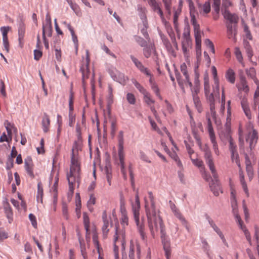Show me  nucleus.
Here are the masks:
<instances>
[{
	"label": "nucleus",
	"instance_id": "f257e3e1",
	"mask_svg": "<svg viewBox=\"0 0 259 259\" xmlns=\"http://www.w3.org/2000/svg\"><path fill=\"white\" fill-rule=\"evenodd\" d=\"M146 215L148 220V228L151 236L155 238L159 229L160 232V238L166 259H170L171 256L170 243L166 235L165 228L163 222L156 211H149L148 210Z\"/></svg>",
	"mask_w": 259,
	"mask_h": 259
},
{
	"label": "nucleus",
	"instance_id": "f03ea898",
	"mask_svg": "<svg viewBox=\"0 0 259 259\" xmlns=\"http://www.w3.org/2000/svg\"><path fill=\"white\" fill-rule=\"evenodd\" d=\"M80 162L77 154L72 150L70 170L67 174V179L69 184V191L73 193L75 184L79 186L80 180Z\"/></svg>",
	"mask_w": 259,
	"mask_h": 259
},
{
	"label": "nucleus",
	"instance_id": "7ed1b4c3",
	"mask_svg": "<svg viewBox=\"0 0 259 259\" xmlns=\"http://www.w3.org/2000/svg\"><path fill=\"white\" fill-rule=\"evenodd\" d=\"M229 150L231 153V159L233 162H235L239 167V177L240 184L242 188L244 191L247 197H249V193L247 188V184L245 181L243 172L241 168V164L239 158V155L237 151V146L232 138H230L229 140Z\"/></svg>",
	"mask_w": 259,
	"mask_h": 259
},
{
	"label": "nucleus",
	"instance_id": "20e7f679",
	"mask_svg": "<svg viewBox=\"0 0 259 259\" xmlns=\"http://www.w3.org/2000/svg\"><path fill=\"white\" fill-rule=\"evenodd\" d=\"M224 18L226 20L227 35L229 38H233L236 41V36L237 32V24L239 21L238 16L235 13H231L227 11L222 13Z\"/></svg>",
	"mask_w": 259,
	"mask_h": 259
},
{
	"label": "nucleus",
	"instance_id": "39448f33",
	"mask_svg": "<svg viewBox=\"0 0 259 259\" xmlns=\"http://www.w3.org/2000/svg\"><path fill=\"white\" fill-rule=\"evenodd\" d=\"M140 202L138 194L135 196V202L132 203V210L134 214V220L136 222L138 231L139 233L141 238L144 241L147 238L145 232V225L144 219H140Z\"/></svg>",
	"mask_w": 259,
	"mask_h": 259
},
{
	"label": "nucleus",
	"instance_id": "423d86ee",
	"mask_svg": "<svg viewBox=\"0 0 259 259\" xmlns=\"http://www.w3.org/2000/svg\"><path fill=\"white\" fill-rule=\"evenodd\" d=\"M231 201L233 209V212L236 219V221L239 225L240 228L244 232L247 240L248 241L249 244H251V236L250 233L248 230L246 229V227L243 226V223L238 213L237 200L235 198V191L233 190H232L231 193Z\"/></svg>",
	"mask_w": 259,
	"mask_h": 259
},
{
	"label": "nucleus",
	"instance_id": "0eeeda50",
	"mask_svg": "<svg viewBox=\"0 0 259 259\" xmlns=\"http://www.w3.org/2000/svg\"><path fill=\"white\" fill-rule=\"evenodd\" d=\"M114 253L115 259H119V247H121L122 253L123 254L125 249V235L122 231H119L116 228V231L113 237Z\"/></svg>",
	"mask_w": 259,
	"mask_h": 259
},
{
	"label": "nucleus",
	"instance_id": "6e6552de",
	"mask_svg": "<svg viewBox=\"0 0 259 259\" xmlns=\"http://www.w3.org/2000/svg\"><path fill=\"white\" fill-rule=\"evenodd\" d=\"M192 24L194 28L196 42V54L197 59V64H198L200 61V57L201 55V32L200 29L199 25L197 23L194 17L192 18Z\"/></svg>",
	"mask_w": 259,
	"mask_h": 259
},
{
	"label": "nucleus",
	"instance_id": "1a4fd4ad",
	"mask_svg": "<svg viewBox=\"0 0 259 259\" xmlns=\"http://www.w3.org/2000/svg\"><path fill=\"white\" fill-rule=\"evenodd\" d=\"M118 155L119 159V163L121 167V171L125 180L127 179L126 174L124 169V152L123 150L124 138L123 132L120 131L118 135Z\"/></svg>",
	"mask_w": 259,
	"mask_h": 259
},
{
	"label": "nucleus",
	"instance_id": "9d476101",
	"mask_svg": "<svg viewBox=\"0 0 259 259\" xmlns=\"http://www.w3.org/2000/svg\"><path fill=\"white\" fill-rule=\"evenodd\" d=\"M200 148L204 152V158L205 162L208 166L212 176L214 179H217L218 178L217 171L215 168L211 152L208 145L205 144L204 146H202L201 144V147H200Z\"/></svg>",
	"mask_w": 259,
	"mask_h": 259
},
{
	"label": "nucleus",
	"instance_id": "9b49d317",
	"mask_svg": "<svg viewBox=\"0 0 259 259\" xmlns=\"http://www.w3.org/2000/svg\"><path fill=\"white\" fill-rule=\"evenodd\" d=\"M207 130L209 133V135L210 137V141L211 143L212 144L213 149L214 150V153L216 155H219L220 154L218 146L215 140V137L214 132L213 131V129L212 127V125L211 124L210 118L209 116V114L207 115Z\"/></svg>",
	"mask_w": 259,
	"mask_h": 259
},
{
	"label": "nucleus",
	"instance_id": "f8f14e48",
	"mask_svg": "<svg viewBox=\"0 0 259 259\" xmlns=\"http://www.w3.org/2000/svg\"><path fill=\"white\" fill-rule=\"evenodd\" d=\"M187 68V65H186V64L185 63H183L181 65V71L185 77V80H182L180 78V75L176 74V77H177V79L178 82V83L180 85V86L182 88H183V86H184V84H186V83H188V84L189 85V86L190 88H192V86H193L192 83L190 80V78H189V75L188 74Z\"/></svg>",
	"mask_w": 259,
	"mask_h": 259
},
{
	"label": "nucleus",
	"instance_id": "ddd939ff",
	"mask_svg": "<svg viewBox=\"0 0 259 259\" xmlns=\"http://www.w3.org/2000/svg\"><path fill=\"white\" fill-rule=\"evenodd\" d=\"M257 132L256 130L252 128V131L248 133L246 138V142L249 144L250 149H252L255 147L257 143Z\"/></svg>",
	"mask_w": 259,
	"mask_h": 259
},
{
	"label": "nucleus",
	"instance_id": "4468645a",
	"mask_svg": "<svg viewBox=\"0 0 259 259\" xmlns=\"http://www.w3.org/2000/svg\"><path fill=\"white\" fill-rule=\"evenodd\" d=\"M85 53L86 56L84 64L80 68L82 74V78L83 80L89 77V65L90 63V53L88 50H86Z\"/></svg>",
	"mask_w": 259,
	"mask_h": 259
},
{
	"label": "nucleus",
	"instance_id": "2eb2a0df",
	"mask_svg": "<svg viewBox=\"0 0 259 259\" xmlns=\"http://www.w3.org/2000/svg\"><path fill=\"white\" fill-rule=\"evenodd\" d=\"M143 95L144 102L147 104V106L150 107L151 112L153 113L154 115L156 116L157 114V111L155 107L153 105H152L155 103V100L152 98L151 95L148 92H146Z\"/></svg>",
	"mask_w": 259,
	"mask_h": 259
},
{
	"label": "nucleus",
	"instance_id": "dca6fc26",
	"mask_svg": "<svg viewBox=\"0 0 259 259\" xmlns=\"http://www.w3.org/2000/svg\"><path fill=\"white\" fill-rule=\"evenodd\" d=\"M83 224L85 230L86 231V240L87 242H90V234L91 233L94 234V232L96 230L95 228H93L92 230L90 229V219L87 213H84L83 215ZM97 233V232H96Z\"/></svg>",
	"mask_w": 259,
	"mask_h": 259
},
{
	"label": "nucleus",
	"instance_id": "f3484780",
	"mask_svg": "<svg viewBox=\"0 0 259 259\" xmlns=\"http://www.w3.org/2000/svg\"><path fill=\"white\" fill-rule=\"evenodd\" d=\"M212 74L214 80L213 92L215 96H219L220 84L219 79L217 75V70L214 66L211 67Z\"/></svg>",
	"mask_w": 259,
	"mask_h": 259
},
{
	"label": "nucleus",
	"instance_id": "a211bd4d",
	"mask_svg": "<svg viewBox=\"0 0 259 259\" xmlns=\"http://www.w3.org/2000/svg\"><path fill=\"white\" fill-rule=\"evenodd\" d=\"M131 58L135 66L141 72L144 73L147 76H151V73L148 69L145 67L141 61L132 55L131 56Z\"/></svg>",
	"mask_w": 259,
	"mask_h": 259
},
{
	"label": "nucleus",
	"instance_id": "6ab92c4d",
	"mask_svg": "<svg viewBox=\"0 0 259 259\" xmlns=\"http://www.w3.org/2000/svg\"><path fill=\"white\" fill-rule=\"evenodd\" d=\"M136 252L138 257H139L140 253V246L135 243L133 240L130 242L129 257L130 259H135V252Z\"/></svg>",
	"mask_w": 259,
	"mask_h": 259
},
{
	"label": "nucleus",
	"instance_id": "aec40b11",
	"mask_svg": "<svg viewBox=\"0 0 259 259\" xmlns=\"http://www.w3.org/2000/svg\"><path fill=\"white\" fill-rule=\"evenodd\" d=\"M236 87L239 91H243L247 93L249 91V88L247 85L246 78L243 75H241L239 78V82L236 84Z\"/></svg>",
	"mask_w": 259,
	"mask_h": 259
},
{
	"label": "nucleus",
	"instance_id": "412c9836",
	"mask_svg": "<svg viewBox=\"0 0 259 259\" xmlns=\"http://www.w3.org/2000/svg\"><path fill=\"white\" fill-rule=\"evenodd\" d=\"M93 242L94 245L97 250V252L99 254L98 259H104L103 256V250L98 240L97 233H96L95 231L94 232Z\"/></svg>",
	"mask_w": 259,
	"mask_h": 259
},
{
	"label": "nucleus",
	"instance_id": "4be33fe9",
	"mask_svg": "<svg viewBox=\"0 0 259 259\" xmlns=\"http://www.w3.org/2000/svg\"><path fill=\"white\" fill-rule=\"evenodd\" d=\"M25 168L27 174L32 179L34 178L35 176L33 173V164L32 160L30 157H27L25 160Z\"/></svg>",
	"mask_w": 259,
	"mask_h": 259
},
{
	"label": "nucleus",
	"instance_id": "5701e85b",
	"mask_svg": "<svg viewBox=\"0 0 259 259\" xmlns=\"http://www.w3.org/2000/svg\"><path fill=\"white\" fill-rule=\"evenodd\" d=\"M149 198L150 200L149 204L146 200H145V211L147 212L148 210L149 211H156L155 209V204L154 201V196L151 192H148Z\"/></svg>",
	"mask_w": 259,
	"mask_h": 259
},
{
	"label": "nucleus",
	"instance_id": "b1692460",
	"mask_svg": "<svg viewBox=\"0 0 259 259\" xmlns=\"http://www.w3.org/2000/svg\"><path fill=\"white\" fill-rule=\"evenodd\" d=\"M25 33V27L23 23L19 24L18 28V40L19 46L22 48L24 46V38Z\"/></svg>",
	"mask_w": 259,
	"mask_h": 259
},
{
	"label": "nucleus",
	"instance_id": "393cba45",
	"mask_svg": "<svg viewBox=\"0 0 259 259\" xmlns=\"http://www.w3.org/2000/svg\"><path fill=\"white\" fill-rule=\"evenodd\" d=\"M207 103L209 104L210 114L212 118L214 120L216 118V112L215 109V99L214 97H209L208 99L206 100Z\"/></svg>",
	"mask_w": 259,
	"mask_h": 259
},
{
	"label": "nucleus",
	"instance_id": "a878e982",
	"mask_svg": "<svg viewBox=\"0 0 259 259\" xmlns=\"http://www.w3.org/2000/svg\"><path fill=\"white\" fill-rule=\"evenodd\" d=\"M50 123L51 120L49 116L45 113L41 121L42 128L44 133H46L49 131Z\"/></svg>",
	"mask_w": 259,
	"mask_h": 259
},
{
	"label": "nucleus",
	"instance_id": "bb28decb",
	"mask_svg": "<svg viewBox=\"0 0 259 259\" xmlns=\"http://www.w3.org/2000/svg\"><path fill=\"white\" fill-rule=\"evenodd\" d=\"M52 23H45L42 26V38H45L46 36L51 37L52 35Z\"/></svg>",
	"mask_w": 259,
	"mask_h": 259
},
{
	"label": "nucleus",
	"instance_id": "cd10ccee",
	"mask_svg": "<svg viewBox=\"0 0 259 259\" xmlns=\"http://www.w3.org/2000/svg\"><path fill=\"white\" fill-rule=\"evenodd\" d=\"M241 105L246 117L249 120L251 119L252 118V114L247 100L246 99H243L241 101Z\"/></svg>",
	"mask_w": 259,
	"mask_h": 259
},
{
	"label": "nucleus",
	"instance_id": "c85d7f7f",
	"mask_svg": "<svg viewBox=\"0 0 259 259\" xmlns=\"http://www.w3.org/2000/svg\"><path fill=\"white\" fill-rule=\"evenodd\" d=\"M221 0H212V8L215 12L213 15V19L217 20L219 18L220 12Z\"/></svg>",
	"mask_w": 259,
	"mask_h": 259
},
{
	"label": "nucleus",
	"instance_id": "c756f323",
	"mask_svg": "<svg viewBox=\"0 0 259 259\" xmlns=\"http://www.w3.org/2000/svg\"><path fill=\"white\" fill-rule=\"evenodd\" d=\"M68 4L77 16L80 17L82 15L81 10L79 6L76 3H73L71 0H67Z\"/></svg>",
	"mask_w": 259,
	"mask_h": 259
},
{
	"label": "nucleus",
	"instance_id": "7c9ffc66",
	"mask_svg": "<svg viewBox=\"0 0 259 259\" xmlns=\"http://www.w3.org/2000/svg\"><path fill=\"white\" fill-rule=\"evenodd\" d=\"M233 7V3L232 0H222V13L230 11L229 8Z\"/></svg>",
	"mask_w": 259,
	"mask_h": 259
},
{
	"label": "nucleus",
	"instance_id": "2f4dec72",
	"mask_svg": "<svg viewBox=\"0 0 259 259\" xmlns=\"http://www.w3.org/2000/svg\"><path fill=\"white\" fill-rule=\"evenodd\" d=\"M208 222L210 225L212 227L213 230L216 232V233L219 235L220 238L222 239L223 242H226V239L222 232L219 229V228L217 226V225L214 224L213 221L210 218H208Z\"/></svg>",
	"mask_w": 259,
	"mask_h": 259
},
{
	"label": "nucleus",
	"instance_id": "473e14b6",
	"mask_svg": "<svg viewBox=\"0 0 259 259\" xmlns=\"http://www.w3.org/2000/svg\"><path fill=\"white\" fill-rule=\"evenodd\" d=\"M63 24H64L66 26L68 30L70 31L72 36V40L74 43L76 48H77L78 46L77 37L76 35L75 34V32L73 29L71 27V25L70 24H68L66 22H64Z\"/></svg>",
	"mask_w": 259,
	"mask_h": 259
},
{
	"label": "nucleus",
	"instance_id": "72a5a7b5",
	"mask_svg": "<svg viewBox=\"0 0 259 259\" xmlns=\"http://www.w3.org/2000/svg\"><path fill=\"white\" fill-rule=\"evenodd\" d=\"M4 125L7 130L8 135L10 140L12 139V131H15L16 129L13 124H12L8 120H6L4 122Z\"/></svg>",
	"mask_w": 259,
	"mask_h": 259
},
{
	"label": "nucleus",
	"instance_id": "f704fd0d",
	"mask_svg": "<svg viewBox=\"0 0 259 259\" xmlns=\"http://www.w3.org/2000/svg\"><path fill=\"white\" fill-rule=\"evenodd\" d=\"M43 195L44 194L42 185L41 183L39 182L37 184V192L36 199L37 201H39L41 203H42L43 200Z\"/></svg>",
	"mask_w": 259,
	"mask_h": 259
},
{
	"label": "nucleus",
	"instance_id": "c9c22d12",
	"mask_svg": "<svg viewBox=\"0 0 259 259\" xmlns=\"http://www.w3.org/2000/svg\"><path fill=\"white\" fill-rule=\"evenodd\" d=\"M5 212L7 218L9 220V223H11L13 221V213L11 207L9 204H7L4 207Z\"/></svg>",
	"mask_w": 259,
	"mask_h": 259
},
{
	"label": "nucleus",
	"instance_id": "e433bc0d",
	"mask_svg": "<svg viewBox=\"0 0 259 259\" xmlns=\"http://www.w3.org/2000/svg\"><path fill=\"white\" fill-rule=\"evenodd\" d=\"M227 79L231 83H234L235 81V74L232 69H229L226 73Z\"/></svg>",
	"mask_w": 259,
	"mask_h": 259
},
{
	"label": "nucleus",
	"instance_id": "4c0bfd02",
	"mask_svg": "<svg viewBox=\"0 0 259 259\" xmlns=\"http://www.w3.org/2000/svg\"><path fill=\"white\" fill-rule=\"evenodd\" d=\"M193 102L195 104V107L198 112L201 113L203 110V108L199 97L193 94Z\"/></svg>",
	"mask_w": 259,
	"mask_h": 259
},
{
	"label": "nucleus",
	"instance_id": "58836bf2",
	"mask_svg": "<svg viewBox=\"0 0 259 259\" xmlns=\"http://www.w3.org/2000/svg\"><path fill=\"white\" fill-rule=\"evenodd\" d=\"M211 190L213 192L214 195L216 196H218L220 192L222 193L221 187L220 184L217 182L210 186Z\"/></svg>",
	"mask_w": 259,
	"mask_h": 259
},
{
	"label": "nucleus",
	"instance_id": "ea45409f",
	"mask_svg": "<svg viewBox=\"0 0 259 259\" xmlns=\"http://www.w3.org/2000/svg\"><path fill=\"white\" fill-rule=\"evenodd\" d=\"M105 172L106 174V177L107 183L109 186H111L112 185L111 181L112 179V171L111 167L106 166L105 168Z\"/></svg>",
	"mask_w": 259,
	"mask_h": 259
},
{
	"label": "nucleus",
	"instance_id": "a19ab883",
	"mask_svg": "<svg viewBox=\"0 0 259 259\" xmlns=\"http://www.w3.org/2000/svg\"><path fill=\"white\" fill-rule=\"evenodd\" d=\"M204 86V94H205V96L206 97V100L208 99V98L209 97H211L212 98L214 97V94L213 93L210 92V86H209V83L207 81H205Z\"/></svg>",
	"mask_w": 259,
	"mask_h": 259
},
{
	"label": "nucleus",
	"instance_id": "79ce46f5",
	"mask_svg": "<svg viewBox=\"0 0 259 259\" xmlns=\"http://www.w3.org/2000/svg\"><path fill=\"white\" fill-rule=\"evenodd\" d=\"M200 13L202 14H207L210 11V4L209 2H205L204 4L200 6Z\"/></svg>",
	"mask_w": 259,
	"mask_h": 259
},
{
	"label": "nucleus",
	"instance_id": "37998d69",
	"mask_svg": "<svg viewBox=\"0 0 259 259\" xmlns=\"http://www.w3.org/2000/svg\"><path fill=\"white\" fill-rule=\"evenodd\" d=\"M181 13V8L178 9L174 14V25L176 31L178 30V18Z\"/></svg>",
	"mask_w": 259,
	"mask_h": 259
},
{
	"label": "nucleus",
	"instance_id": "c03bdc74",
	"mask_svg": "<svg viewBox=\"0 0 259 259\" xmlns=\"http://www.w3.org/2000/svg\"><path fill=\"white\" fill-rule=\"evenodd\" d=\"M238 136L239 147L240 148H243L244 146L243 132L241 125H239L238 128Z\"/></svg>",
	"mask_w": 259,
	"mask_h": 259
},
{
	"label": "nucleus",
	"instance_id": "a18cd8bd",
	"mask_svg": "<svg viewBox=\"0 0 259 259\" xmlns=\"http://www.w3.org/2000/svg\"><path fill=\"white\" fill-rule=\"evenodd\" d=\"M128 219L125 210H121V224L123 226H127Z\"/></svg>",
	"mask_w": 259,
	"mask_h": 259
},
{
	"label": "nucleus",
	"instance_id": "49530a36",
	"mask_svg": "<svg viewBox=\"0 0 259 259\" xmlns=\"http://www.w3.org/2000/svg\"><path fill=\"white\" fill-rule=\"evenodd\" d=\"M153 50V47L152 45L146 46L143 50V53L145 57L147 58L150 57Z\"/></svg>",
	"mask_w": 259,
	"mask_h": 259
},
{
	"label": "nucleus",
	"instance_id": "de8ad7c7",
	"mask_svg": "<svg viewBox=\"0 0 259 259\" xmlns=\"http://www.w3.org/2000/svg\"><path fill=\"white\" fill-rule=\"evenodd\" d=\"M133 84L135 85L136 88L139 90V91L143 95L145 94L148 91L136 80L134 79L133 81Z\"/></svg>",
	"mask_w": 259,
	"mask_h": 259
},
{
	"label": "nucleus",
	"instance_id": "09e8293b",
	"mask_svg": "<svg viewBox=\"0 0 259 259\" xmlns=\"http://www.w3.org/2000/svg\"><path fill=\"white\" fill-rule=\"evenodd\" d=\"M151 88L153 92L155 94L156 96L159 99V100H162V97L160 95V90L158 87L157 84L156 83H153V84L151 85Z\"/></svg>",
	"mask_w": 259,
	"mask_h": 259
},
{
	"label": "nucleus",
	"instance_id": "8fccbe9b",
	"mask_svg": "<svg viewBox=\"0 0 259 259\" xmlns=\"http://www.w3.org/2000/svg\"><path fill=\"white\" fill-rule=\"evenodd\" d=\"M144 17V18L143 19V24L144 26V28L141 29V32L143 34V35L145 36V37L147 38L148 36V34L146 31L147 28H148V22L146 20V18Z\"/></svg>",
	"mask_w": 259,
	"mask_h": 259
},
{
	"label": "nucleus",
	"instance_id": "3c124183",
	"mask_svg": "<svg viewBox=\"0 0 259 259\" xmlns=\"http://www.w3.org/2000/svg\"><path fill=\"white\" fill-rule=\"evenodd\" d=\"M62 211L63 217L66 220H68L69 219V213L68 211L67 205L66 203H62Z\"/></svg>",
	"mask_w": 259,
	"mask_h": 259
},
{
	"label": "nucleus",
	"instance_id": "603ef678",
	"mask_svg": "<svg viewBox=\"0 0 259 259\" xmlns=\"http://www.w3.org/2000/svg\"><path fill=\"white\" fill-rule=\"evenodd\" d=\"M103 225L102 227V231H103V237L104 238H106L107 237L108 233L109 232V222H103Z\"/></svg>",
	"mask_w": 259,
	"mask_h": 259
},
{
	"label": "nucleus",
	"instance_id": "864d4df0",
	"mask_svg": "<svg viewBox=\"0 0 259 259\" xmlns=\"http://www.w3.org/2000/svg\"><path fill=\"white\" fill-rule=\"evenodd\" d=\"M80 242V248L81 254L84 259H87V253L86 251L85 244L84 242H82L80 240H79Z\"/></svg>",
	"mask_w": 259,
	"mask_h": 259
},
{
	"label": "nucleus",
	"instance_id": "5fc2aeb1",
	"mask_svg": "<svg viewBox=\"0 0 259 259\" xmlns=\"http://www.w3.org/2000/svg\"><path fill=\"white\" fill-rule=\"evenodd\" d=\"M225 90L224 88H222V97H221V112L223 113L225 110Z\"/></svg>",
	"mask_w": 259,
	"mask_h": 259
},
{
	"label": "nucleus",
	"instance_id": "6e6d98bb",
	"mask_svg": "<svg viewBox=\"0 0 259 259\" xmlns=\"http://www.w3.org/2000/svg\"><path fill=\"white\" fill-rule=\"evenodd\" d=\"M11 29L10 26H3L0 28L1 31L2 33L3 38H8V33Z\"/></svg>",
	"mask_w": 259,
	"mask_h": 259
},
{
	"label": "nucleus",
	"instance_id": "4d7b16f0",
	"mask_svg": "<svg viewBox=\"0 0 259 259\" xmlns=\"http://www.w3.org/2000/svg\"><path fill=\"white\" fill-rule=\"evenodd\" d=\"M126 100L130 104L134 105L136 103V98L133 94L127 93L126 95Z\"/></svg>",
	"mask_w": 259,
	"mask_h": 259
},
{
	"label": "nucleus",
	"instance_id": "13d9d810",
	"mask_svg": "<svg viewBox=\"0 0 259 259\" xmlns=\"http://www.w3.org/2000/svg\"><path fill=\"white\" fill-rule=\"evenodd\" d=\"M175 215L179 219L183 224H185L186 221L178 209H175L174 212Z\"/></svg>",
	"mask_w": 259,
	"mask_h": 259
},
{
	"label": "nucleus",
	"instance_id": "bf43d9fd",
	"mask_svg": "<svg viewBox=\"0 0 259 259\" xmlns=\"http://www.w3.org/2000/svg\"><path fill=\"white\" fill-rule=\"evenodd\" d=\"M175 215L179 219L183 224H185L186 221L178 209H175L174 212Z\"/></svg>",
	"mask_w": 259,
	"mask_h": 259
},
{
	"label": "nucleus",
	"instance_id": "052dcab7",
	"mask_svg": "<svg viewBox=\"0 0 259 259\" xmlns=\"http://www.w3.org/2000/svg\"><path fill=\"white\" fill-rule=\"evenodd\" d=\"M140 158L142 160L146 162L149 163L151 162V161L149 159L148 156L142 151H140Z\"/></svg>",
	"mask_w": 259,
	"mask_h": 259
},
{
	"label": "nucleus",
	"instance_id": "680f3d73",
	"mask_svg": "<svg viewBox=\"0 0 259 259\" xmlns=\"http://www.w3.org/2000/svg\"><path fill=\"white\" fill-rule=\"evenodd\" d=\"M235 54L238 61L239 62H241L243 60V57L241 54V52L239 48L236 47L235 48Z\"/></svg>",
	"mask_w": 259,
	"mask_h": 259
},
{
	"label": "nucleus",
	"instance_id": "e2e57ef3",
	"mask_svg": "<svg viewBox=\"0 0 259 259\" xmlns=\"http://www.w3.org/2000/svg\"><path fill=\"white\" fill-rule=\"evenodd\" d=\"M191 160L193 164L196 165V166L202 168L203 167V162L202 160L199 159H193L191 158Z\"/></svg>",
	"mask_w": 259,
	"mask_h": 259
},
{
	"label": "nucleus",
	"instance_id": "0e129e2a",
	"mask_svg": "<svg viewBox=\"0 0 259 259\" xmlns=\"http://www.w3.org/2000/svg\"><path fill=\"white\" fill-rule=\"evenodd\" d=\"M96 203V198L95 197L94 195H91L90 199L88 201V206L89 209L92 211L91 206L95 204Z\"/></svg>",
	"mask_w": 259,
	"mask_h": 259
},
{
	"label": "nucleus",
	"instance_id": "69168bd1",
	"mask_svg": "<svg viewBox=\"0 0 259 259\" xmlns=\"http://www.w3.org/2000/svg\"><path fill=\"white\" fill-rule=\"evenodd\" d=\"M75 121V114L74 113H69V123L70 127H72Z\"/></svg>",
	"mask_w": 259,
	"mask_h": 259
},
{
	"label": "nucleus",
	"instance_id": "338daca9",
	"mask_svg": "<svg viewBox=\"0 0 259 259\" xmlns=\"http://www.w3.org/2000/svg\"><path fill=\"white\" fill-rule=\"evenodd\" d=\"M29 219L31 222L32 225L34 228H36L37 227V221L35 216L32 213L29 214Z\"/></svg>",
	"mask_w": 259,
	"mask_h": 259
},
{
	"label": "nucleus",
	"instance_id": "774afa93",
	"mask_svg": "<svg viewBox=\"0 0 259 259\" xmlns=\"http://www.w3.org/2000/svg\"><path fill=\"white\" fill-rule=\"evenodd\" d=\"M245 47L246 49V51L248 57L249 58H251L253 56V52H252V49L248 42H246V46Z\"/></svg>",
	"mask_w": 259,
	"mask_h": 259
}]
</instances>
